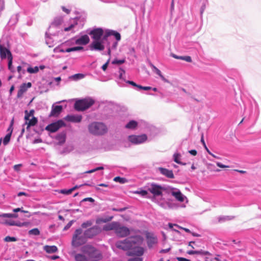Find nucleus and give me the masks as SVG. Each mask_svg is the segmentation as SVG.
<instances>
[{"label":"nucleus","instance_id":"nucleus-1","mask_svg":"<svg viewBox=\"0 0 261 261\" xmlns=\"http://www.w3.org/2000/svg\"><path fill=\"white\" fill-rule=\"evenodd\" d=\"M70 254L76 261H82V229H76L72 234Z\"/></svg>","mask_w":261,"mask_h":261},{"label":"nucleus","instance_id":"nucleus-2","mask_svg":"<svg viewBox=\"0 0 261 261\" xmlns=\"http://www.w3.org/2000/svg\"><path fill=\"white\" fill-rule=\"evenodd\" d=\"M103 258L101 251L93 246H83V261H99Z\"/></svg>","mask_w":261,"mask_h":261},{"label":"nucleus","instance_id":"nucleus-3","mask_svg":"<svg viewBox=\"0 0 261 261\" xmlns=\"http://www.w3.org/2000/svg\"><path fill=\"white\" fill-rule=\"evenodd\" d=\"M89 132L94 135L100 136L106 134L108 132L107 126L102 122H94L88 126Z\"/></svg>","mask_w":261,"mask_h":261},{"label":"nucleus","instance_id":"nucleus-4","mask_svg":"<svg viewBox=\"0 0 261 261\" xmlns=\"http://www.w3.org/2000/svg\"><path fill=\"white\" fill-rule=\"evenodd\" d=\"M61 37L55 35L53 31L47 30L45 35V43L49 47H52L61 41Z\"/></svg>","mask_w":261,"mask_h":261},{"label":"nucleus","instance_id":"nucleus-5","mask_svg":"<svg viewBox=\"0 0 261 261\" xmlns=\"http://www.w3.org/2000/svg\"><path fill=\"white\" fill-rule=\"evenodd\" d=\"M65 125L66 124L63 120L60 119L47 125L45 129L53 133L57 132L59 128Z\"/></svg>","mask_w":261,"mask_h":261},{"label":"nucleus","instance_id":"nucleus-6","mask_svg":"<svg viewBox=\"0 0 261 261\" xmlns=\"http://www.w3.org/2000/svg\"><path fill=\"white\" fill-rule=\"evenodd\" d=\"M145 235L147 246L149 248H152L154 245L158 244V239L157 236L154 233L145 231Z\"/></svg>","mask_w":261,"mask_h":261},{"label":"nucleus","instance_id":"nucleus-7","mask_svg":"<svg viewBox=\"0 0 261 261\" xmlns=\"http://www.w3.org/2000/svg\"><path fill=\"white\" fill-rule=\"evenodd\" d=\"M128 140L132 143L135 144H141L147 139V137L145 134L141 135H130L128 136Z\"/></svg>","mask_w":261,"mask_h":261},{"label":"nucleus","instance_id":"nucleus-8","mask_svg":"<svg viewBox=\"0 0 261 261\" xmlns=\"http://www.w3.org/2000/svg\"><path fill=\"white\" fill-rule=\"evenodd\" d=\"M103 38L100 40L93 41L89 45V48L91 50L102 51L105 49L103 45Z\"/></svg>","mask_w":261,"mask_h":261},{"label":"nucleus","instance_id":"nucleus-9","mask_svg":"<svg viewBox=\"0 0 261 261\" xmlns=\"http://www.w3.org/2000/svg\"><path fill=\"white\" fill-rule=\"evenodd\" d=\"M129 237L123 241H118L116 243V246L119 249L123 250H127L132 248V246L130 242Z\"/></svg>","mask_w":261,"mask_h":261},{"label":"nucleus","instance_id":"nucleus-10","mask_svg":"<svg viewBox=\"0 0 261 261\" xmlns=\"http://www.w3.org/2000/svg\"><path fill=\"white\" fill-rule=\"evenodd\" d=\"M101 231L99 227L97 226H93L84 232V237L87 238H91L97 234H99Z\"/></svg>","mask_w":261,"mask_h":261},{"label":"nucleus","instance_id":"nucleus-11","mask_svg":"<svg viewBox=\"0 0 261 261\" xmlns=\"http://www.w3.org/2000/svg\"><path fill=\"white\" fill-rule=\"evenodd\" d=\"M92 38L95 40H100V38L104 36L103 30L101 28L94 29L89 33Z\"/></svg>","mask_w":261,"mask_h":261},{"label":"nucleus","instance_id":"nucleus-12","mask_svg":"<svg viewBox=\"0 0 261 261\" xmlns=\"http://www.w3.org/2000/svg\"><path fill=\"white\" fill-rule=\"evenodd\" d=\"M129 229L125 226H120L118 223L116 229L115 230V233L116 235L120 238H123L127 236L129 234Z\"/></svg>","mask_w":261,"mask_h":261},{"label":"nucleus","instance_id":"nucleus-13","mask_svg":"<svg viewBox=\"0 0 261 261\" xmlns=\"http://www.w3.org/2000/svg\"><path fill=\"white\" fill-rule=\"evenodd\" d=\"M148 190L154 196H160L162 194L163 188L154 183L151 184Z\"/></svg>","mask_w":261,"mask_h":261},{"label":"nucleus","instance_id":"nucleus-14","mask_svg":"<svg viewBox=\"0 0 261 261\" xmlns=\"http://www.w3.org/2000/svg\"><path fill=\"white\" fill-rule=\"evenodd\" d=\"M75 100V102L74 103V109L79 112L82 111V98L79 99H70L68 100H63L57 102V103H61L64 102H68L69 103H72Z\"/></svg>","mask_w":261,"mask_h":261},{"label":"nucleus","instance_id":"nucleus-15","mask_svg":"<svg viewBox=\"0 0 261 261\" xmlns=\"http://www.w3.org/2000/svg\"><path fill=\"white\" fill-rule=\"evenodd\" d=\"M74 21V23H71L69 27H65L64 29V30L62 29H61L60 28L58 29H53L52 31L53 32V34H55V35L57 36H60L62 37L63 36V31L67 32L71 30V29L75 26V25L77 24V23L74 22L75 21V20H72Z\"/></svg>","mask_w":261,"mask_h":261},{"label":"nucleus","instance_id":"nucleus-16","mask_svg":"<svg viewBox=\"0 0 261 261\" xmlns=\"http://www.w3.org/2000/svg\"><path fill=\"white\" fill-rule=\"evenodd\" d=\"M64 120L69 122L79 123L82 121V115L68 114Z\"/></svg>","mask_w":261,"mask_h":261},{"label":"nucleus","instance_id":"nucleus-17","mask_svg":"<svg viewBox=\"0 0 261 261\" xmlns=\"http://www.w3.org/2000/svg\"><path fill=\"white\" fill-rule=\"evenodd\" d=\"M63 111V106L61 105H52L51 110L49 115V117H57L59 116Z\"/></svg>","mask_w":261,"mask_h":261},{"label":"nucleus","instance_id":"nucleus-18","mask_svg":"<svg viewBox=\"0 0 261 261\" xmlns=\"http://www.w3.org/2000/svg\"><path fill=\"white\" fill-rule=\"evenodd\" d=\"M32 87V83L28 82L27 83H23L20 86L19 89L17 92V98H21L23 93H25L28 88Z\"/></svg>","mask_w":261,"mask_h":261},{"label":"nucleus","instance_id":"nucleus-19","mask_svg":"<svg viewBox=\"0 0 261 261\" xmlns=\"http://www.w3.org/2000/svg\"><path fill=\"white\" fill-rule=\"evenodd\" d=\"M0 56L2 60L6 59L7 57L9 60L10 57H12L10 50L2 45H0Z\"/></svg>","mask_w":261,"mask_h":261},{"label":"nucleus","instance_id":"nucleus-20","mask_svg":"<svg viewBox=\"0 0 261 261\" xmlns=\"http://www.w3.org/2000/svg\"><path fill=\"white\" fill-rule=\"evenodd\" d=\"M63 21V19L62 16L56 17L53 22L51 23L48 28V31H51L53 29L60 28V26Z\"/></svg>","mask_w":261,"mask_h":261},{"label":"nucleus","instance_id":"nucleus-21","mask_svg":"<svg viewBox=\"0 0 261 261\" xmlns=\"http://www.w3.org/2000/svg\"><path fill=\"white\" fill-rule=\"evenodd\" d=\"M130 242L132 246V248L135 246V245H140L143 241L142 237L140 236H135L129 237Z\"/></svg>","mask_w":261,"mask_h":261},{"label":"nucleus","instance_id":"nucleus-22","mask_svg":"<svg viewBox=\"0 0 261 261\" xmlns=\"http://www.w3.org/2000/svg\"><path fill=\"white\" fill-rule=\"evenodd\" d=\"M94 102L95 101L91 98H83V111L89 109Z\"/></svg>","mask_w":261,"mask_h":261},{"label":"nucleus","instance_id":"nucleus-23","mask_svg":"<svg viewBox=\"0 0 261 261\" xmlns=\"http://www.w3.org/2000/svg\"><path fill=\"white\" fill-rule=\"evenodd\" d=\"M111 35L114 36L116 40L118 41L120 40L121 39V36L119 33L114 31H109L106 32L105 34L103 36V40H107V38Z\"/></svg>","mask_w":261,"mask_h":261},{"label":"nucleus","instance_id":"nucleus-24","mask_svg":"<svg viewBox=\"0 0 261 261\" xmlns=\"http://www.w3.org/2000/svg\"><path fill=\"white\" fill-rule=\"evenodd\" d=\"M143 253H144L143 248L141 247H138L135 248L133 250L128 252L127 255L129 256H133V255L141 256L143 255Z\"/></svg>","mask_w":261,"mask_h":261},{"label":"nucleus","instance_id":"nucleus-25","mask_svg":"<svg viewBox=\"0 0 261 261\" xmlns=\"http://www.w3.org/2000/svg\"><path fill=\"white\" fill-rule=\"evenodd\" d=\"M158 169L163 175L166 176V177L170 178H173L174 177L172 170L162 167L159 168Z\"/></svg>","mask_w":261,"mask_h":261},{"label":"nucleus","instance_id":"nucleus-26","mask_svg":"<svg viewBox=\"0 0 261 261\" xmlns=\"http://www.w3.org/2000/svg\"><path fill=\"white\" fill-rule=\"evenodd\" d=\"M66 134L65 132H62L58 134L56 137V139L58 141L59 144H62L65 143L66 141Z\"/></svg>","mask_w":261,"mask_h":261},{"label":"nucleus","instance_id":"nucleus-27","mask_svg":"<svg viewBox=\"0 0 261 261\" xmlns=\"http://www.w3.org/2000/svg\"><path fill=\"white\" fill-rule=\"evenodd\" d=\"M150 66L153 70V71L161 78V79L165 83H169L168 80H167L162 74L161 71L156 68L154 65H153L152 63H150Z\"/></svg>","mask_w":261,"mask_h":261},{"label":"nucleus","instance_id":"nucleus-28","mask_svg":"<svg viewBox=\"0 0 261 261\" xmlns=\"http://www.w3.org/2000/svg\"><path fill=\"white\" fill-rule=\"evenodd\" d=\"M188 254L190 255L199 254V255H211V254L207 251H204L202 250H190L187 252Z\"/></svg>","mask_w":261,"mask_h":261},{"label":"nucleus","instance_id":"nucleus-29","mask_svg":"<svg viewBox=\"0 0 261 261\" xmlns=\"http://www.w3.org/2000/svg\"><path fill=\"white\" fill-rule=\"evenodd\" d=\"M117 225H118V222H113L111 223L105 225L103 227V229L106 231L114 230H116Z\"/></svg>","mask_w":261,"mask_h":261},{"label":"nucleus","instance_id":"nucleus-30","mask_svg":"<svg viewBox=\"0 0 261 261\" xmlns=\"http://www.w3.org/2000/svg\"><path fill=\"white\" fill-rule=\"evenodd\" d=\"M171 194L178 201L180 202L184 201L185 196L179 191L176 192L173 191Z\"/></svg>","mask_w":261,"mask_h":261},{"label":"nucleus","instance_id":"nucleus-31","mask_svg":"<svg viewBox=\"0 0 261 261\" xmlns=\"http://www.w3.org/2000/svg\"><path fill=\"white\" fill-rule=\"evenodd\" d=\"M5 224L10 225V226H14L16 225L18 226H26L29 224V222H23V223H15L13 220H6L5 221Z\"/></svg>","mask_w":261,"mask_h":261},{"label":"nucleus","instance_id":"nucleus-32","mask_svg":"<svg viewBox=\"0 0 261 261\" xmlns=\"http://www.w3.org/2000/svg\"><path fill=\"white\" fill-rule=\"evenodd\" d=\"M44 250L48 253H53L56 252L58 251V248L54 245H46L44 247Z\"/></svg>","mask_w":261,"mask_h":261},{"label":"nucleus","instance_id":"nucleus-33","mask_svg":"<svg viewBox=\"0 0 261 261\" xmlns=\"http://www.w3.org/2000/svg\"><path fill=\"white\" fill-rule=\"evenodd\" d=\"M18 20V14H16L11 16L8 24L12 26L15 25Z\"/></svg>","mask_w":261,"mask_h":261},{"label":"nucleus","instance_id":"nucleus-34","mask_svg":"<svg viewBox=\"0 0 261 261\" xmlns=\"http://www.w3.org/2000/svg\"><path fill=\"white\" fill-rule=\"evenodd\" d=\"M37 122V118L35 117L34 116H33V117L31 119H30V118L28 121H25V124L28 125L27 128H28L30 126L35 125Z\"/></svg>","mask_w":261,"mask_h":261},{"label":"nucleus","instance_id":"nucleus-35","mask_svg":"<svg viewBox=\"0 0 261 261\" xmlns=\"http://www.w3.org/2000/svg\"><path fill=\"white\" fill-rule=\"evenodd\" d=\"M79 187H77V186L72 188H70L69 189H63V190H61L60 191H59V193H61V194H65V195H69L70 194L72 193V192L75 190L76 189H77Z\"/></svg>","mask_w":261,"mask_h":261},{"label":"nucleus","instance_id":"nucleus-36","mask_svg":"<svg viewBox=\"0 0 261 261\" xmlns=\"http://www.w3.org/2000/svg\"><path fill=\"white\" fill-rule=\"evenodd\" d=\"M138 123L137 121L131 120L125 125V127L128 129H135Z\"/></svg>","mask_w":261,"mask_h":261},{"label":"nucleus","instance_id":"nucleus-37","mask_svg":"<svg viewBox=\"0 0 261 261\" xmlns=\"http://www.w3.org/2000/svg\"><path fill=\"white\" fill-rule=\"evenodd\" d=\"M234 217L233 216H223L220 217L218 218V222L219 223L224 222L225 221H230L232 220Z\"/></svg>","mask_w":261,"mask_h":261},{"label":"nucleus","instance_id":"nucleus-38","mask_svg":"<svg viewBox=\"0 0 261 261\" xmlns=\"http://www.w3.org/2000/svg\"><path fill=\"white\" fill-rule=\"evenodd\" d=\"M34 111L33 110H31L30 112H28L27 110L25 111V116L24 119L25 121H28L29 118L31 117L34 116Z\"/></svg>","mask_w":261,"mask_h":261},{"label":"nucleus","instance_id":"nucleus-39","mask_svg":"<svg viewBox=\"0 0 261 261\" xmlns=\"http://www.w3.org/2000/svg\"><path fill=\"white\" fill-rule=\"evenodd\" d=\"M82 50V46H73L71 47H68L65 49L66 53H70L71 51H75L77 50Z\"/></svg>","mask_w":261,"mask_h":261},{"label":"nucleus","instance_id":"nucleus-40","mask_svg":"<svg viewBox=\"0 0 261 261\" xmlns=\"http://www.w3.org/2000/svg\"><path fill=\"white\" fill-rule=\"evenodd\" d=\"M27 72L30 73H36L39 71L38 66H35L34 67L30 66L27 68Z\"/></svg>","mask_w":261,"mask_h":261},{"label":"nucleus","instance_id":"nucleus-41","mask_svg":"<svg viewBox=\"0 0 261 261\" xmlns=\"http://www.w3.org/2000/svg\"><path fill=\"white\" fill-rule=\"evenodd\" d=\"M12 63H13V57H10V58L8 60V69L11 72H14L15 69L13 66Z\"/></svg>","mask_w":261,"mask_h":261},{"label":"nucleus","instance_id":"nucleus-42","mask_svg":"<svg viewBox=\"0 0 261 261\" xmlns=\"http://www.w3.org/2000/svg\"><path fill=\"white\" fill-rule=\"evenodd\" d=\"M113 180L115 182H118L120 184H124L127 181L125 178L121 177L120 176H116L114 177Z\"/></svg>","mask_w":261,"mask_h":261},{"label":"nucleus","instance_id":"nucleus-43","mask_svg":"<svg viewBox=\"0 0 261 261\" xmlns=\"http://www.w3.org/2000/svg\"><path fill=\"white\" fill-rule=\"evenodd\" d=\"M11 133H8L4 137L3 139V144L5 145H6L8 144V143L9 142L10 140V138L11 137Z\"/></svg>","mask_w":261,"mask_h":261},{"label":"nucleus","instance_id":"nucleus-44","mask_svg":"<svg viewBox=\"0 0 261 261\" xmlns=\"http://www.w3.org/2000/svg\"><path fill=\"white\" fill-rule=\"evenodd\" d=\"M40 233L39 230L37 228H33L30 230L29 231V234H33L35 236H38Z\"/></svg>","mask_w":261,"mask_h":261},{"label":"nucleus","instance_id":"nucleus-45","mask_svg":"<svg viewBox=\"0 0 261 261\" xmlns=\"http://www.w3.org/2000/svg\"><path fill=\"white\" fill-rule=\"evenodd\" d=\"M4 218H16L18 217V215L15 214H3L0 216Z\"/></svg>","mask_w":261,"mask_h":261},{"label":"nucleus","instance_id":"nucleus-46","mask_svg":"<svg viewBox=\"0 0 261 261\" xmlns=\"http://www.w3.org/2000/svg\"><path fill=\"white\" fill-rule=\"evenodd\" d=\"M181 155L179 153H176L173 155L174 161L176 163H181L180 162Z\"/></svg>","mask_w":261,"mask_h":261},{"label":"nucleus","instance_id":"nucleus-47","mask_svg":"<svg viewBox=\"0 0 261 261\" xmlns=\"http://www.w3.org/2000/svg\"><path fill=\"white\" fill-rule=\"evenodd\" d=\"M4 241L6 242H15L17 241V239L15 237L7 236L4 238Z\"/></svg>","mask_w":261,"mask_h":261},{"label":"nucleus","instance_id":"nucleus-48","mask_svg":"<svg viewBox=\"0 0 261 261\" xmlns=\"http://www.w3.org/2000/svg\"><path fill=\"white\" fill-rule=\"evenodd\" d=\"M125 62V59H122V60H117L115 59L113 60L112 62L113 64H122L124 63Z\"/></svg>","mask_w":261,"mask_h":261},{"label":"nucleus","instance_id":"nucleus-49","mask_svg":"<svg viewBox=\"0 0 261 261\" xmlns=\"http://www.w3.org/2000/svg\"><path fill=\"white\" fill-rule=\"evenodd\" d=\"M90 39L89 37L87 35H83V45H85L89 43Z\"/></svg>","mask_w":261,"mask_h":261},{"label":"nucleus","instance_id":"nucleus-50","mask_svg":"<svg viewBox=\"0 0 261 261\" xmlns=\"http://www.w3.org/2000/svg\"><path fill=\"white\" fill-rule=\"evenodd\" d=\"M54 51L55 53H66L65 49H62L59 46L55 47L54 49Z\"/></svg>","mask_w":261,"mask_h":261},{"label":"nucleus","instance_id":"nucleus-51","mask_svg":"<svg viewBox=\"0 0 261 261\" xmlns=\"http://www.w3.org/2000/svg\"><path fill=\"white\" fill-rule=\"evenodd\" d=\"M74 80H80L82 79V73L75 74L71 77Z\"/></svg>","mask_w":261,"mask_h":261},{"label":"nucleus","instance_id":"nucleus-52","mask_svg":"<svg viewBox=\"0 0 261 261\" xmlns=\"http://www.w3.org/2000/svg\"><path fill=\"white\" fill-rule=\"evenodd\" d=\"M103 169V167H97V168H94L93 169H92V170H89V171H86L84 173H90L94 172H95V171H96L97 170H102Z\"/></svg>","mask_w":261,"mask_h":261},{"label":"nucleus","instance_id":"nucleus-53","mask_svg":"<svg viewBox=\"0 0 261 261\" xmlns=\"http://www.w3.org/2000/svg\"><path fill=\"white\" fill-rule=\"evenodd\" d=\"M17 70L18 72H19L20 74V75L18 76V78L21 77V75H20L21 73L24 74L25 71L24 70H22V67L20 65L17 66Z\"/></svg>","mask_w":261,"mask_h":261},{"label":"nucleus","instance_id":"nucleus-54","mask_svg":"<svg viewBox=\"0 0 261 261\" xmlns=\"http://www.w3.org/2000/svg\"><path fill=\"white\" fill-rule=\"evenodd\" d=\"M180 59L185 60L188 62H192V59H191V57H190V56L180 57Z\"/></svg>","mask_w":261,"mask_h":261},{"label":"nucleus","instance_id":"nucleus-55","mask_svg":"<svg viewBox=\"0 0 261 261\" xmlns=\"http://www.w3.org/2000/svg\"><path fill=\"white\" fill-rule=\"evenodd\" d=\"M138 88H139V89H141V90H144L147 91V90H150L151 89V87H149V86L144 87V86L139 85V86H138Z\"/></svg>","mask_w":261,"mask_h":261},{"label":"nucleus","instance_id":"nucleus-56","mask_svg":"<svg viewBox=\"0 0 261 261\" xmlns=\"http://www.w3.org/2000/svg\"><path fill=\"white\" fill-rule=\"evenodd\" d=\"M89 201L92 203H94L95 200L91 197H88L83 199V202Z\"/></svg>","mask_w":261,"mask_h":261},{"label":"nucleus","instance_id":"nucleus-57","mask_svg":"<svg viewBox=\"0 0 261 261\" xmlns=\"http://www.w3.org/2000/svg\"><path fill=\"white\" fill-rule=\"evenodd\" d=\"M13 119L12 120V121L11 122V123H10V125H9V127L7 129V132H8V133H11V134L12 133V132H13Z\"/></svg>","mask_w":261,"mask_h":261},{"label":"nucleus","instance_id":"nucleus-58","mask_svg":"<svg viewBox=\"0 0 261 261\" xmlns=\"http://www.w3.org/2000/svg\"><path fill=\"white\" fill-rule=\"evenodd\" d=\"M207 168L211 171H220V169H214L213 168V164H207Z\"/></svg>","mask_w":261,"mask_h":261},{"label":"nucleus","instance_id":"nucleus-59","mask_svg":"<svg viewBox=\"0 0 261 261\" xmlns=\"http://www.w3.org/2000/svg\"><path fill=\"white\" fill-rule=\"evenodd\" d=\"M119 79H123V75L125 73V71L122 68H120L119 69Z\"/></svg>","mask_w":261,"mask_h":261},{"label":"nucleus","instance_id":"nucleus-60","mask_svg":"<svg viewBox=\"0 0 261 261\" xmlns=\"http://www.w3.org/2000/svg\"><path fill=\"white\" fill-rule=\"evenodd\" d=\"M92 221H87L86 223H83V227H86L87 226H91L92 225Z\"/></svg>","mask_w":261,"mask_h":261},{"label":"nucleus","instance_id":"nucleus-61","mask_svg":"<svg viewBox=\"0 0 261 261\" xmlns=\"http://www.w3.org/2000/svg\"><path fill=\"white\" fill-rule=\"evenodd\" d=\"M110 60V59H109V60L107 61V62L102 65V69L103 70L105 71L107 69L108 64L109 63Z\"/></svg>","mask_w":261,"mask_h":261},{"label":"nucleus","instance_id":"nucleus-62","mask_svg":"<svg viewBox=\"0 0 261 261\" xmlns=\"http://www.w3.org/2000/svg\"><path fill=\"white\" fill-rule=\"evenodd\" d=\"M72 224V221H70L64 228V230H66L69 229Z\"/></svg>","mask_w":261,"mask_h":261},{"label":"nucleus","instance_id":"nucleus-63","mask_svg":"<svg viewBox=\"0 0 261 261\" xmlns=\"http://www.w3.org/2000/svg\"><path fill=\"white\" fill-rule=\"evenodd\" d=\"M176 259L178 261H189V259L181 257H177Z\"/></svg>","mask_w":261,"mask_h":261},{"label":"nucleus","instance_id":"nucleus-64","mask_svg":"<svg viewBox=\"0 0 261 261\" xmlns=\"http://www.w3.org/2000/svg\"><path fill=\"white\" fill-rule=\"evenodd\" d=\"M128 261H142V259L138 257H135L133 258H130Z\"/></svg>","mask_w":261,"mask_h":261}]
</instances>
